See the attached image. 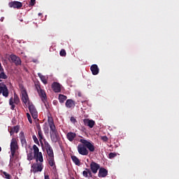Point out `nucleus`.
<instances>
[{
  "label": "nucleus",
  "instance_id": "f257e3e1",
  "mask_svg": "<svg viewBox=\"0 0 179 179\" xmlns=\"http://www.w3.org/2000/svg\"><path fill=\"white\" fill-rule=\"evenodd\" d=\"M35 87L43 103H44L45 107H47V95L45 94V92L41 89V85H40V82L35 83Z\"/></svg>",
  "mask_w": 179,
  "mask_h": 179
},
{
  "label": "nucleus",
  "instance_id": "f03ea898",
  "mask_svg": "<svg viewBox=\"0 0 179 179\" xmlns=\"http://www.w3.org/2000/svg\"><path fill=\"white\" fill-rule=\"evenodd\" d=\"M34 159H36V162H40V163H43L44 159H43V153L40 152L38 147L37 145H33Z\"/></svg>",
  "mask_w": 179,
  "mask_h": 179
},
{
  "label": "nucleus",
  "instance_id": "7ed1b4c3",
  "mask_svg": "<svg viewBox=\"0 0 179 179\" xmlns=\"http://www.w3.org/2000/svg\"><path fill=\"white\" fill-rule=\"evenodd\" d=\"M50 136L52 142H53L54 143H57V142L59 141V134H58V130L57 129V127L50 129Z\"/></svg>",
  "mask_w": 179,
  "mask_h": 179
},
{
  "label": "nucleus",
  "instance_id": "20e7f679",
  "mask_svg": "<svg viewBox=\"0 0 179 179\" xmlns=\"http://www.w3.org/2000/svg\"><path fill=\"white\" fill-rule=\"evenodd\" d=\"M10 152H11V157H15V155L16 153V150H17V149H19V145H17V141L16 140V138H13L11 139V142H10Z\"/></svg>",
  "mask_w": 179,
  "mask_h": 179
},
{
  "label": "nucleus",
  "instance_id": "39448f33",
  "mask_svg": "<svg viewBox=\"0 0 179 179\" xmlns=\"http://www.w3.org/2000/svg\"><path fill=\"white\" fill-rule=\"evenodd\" d=\"M19 103H20V99L19 98V96H17V94H16V93L14 94V99L13 97H11L9 99V104L11 106L10 109L11 110H15V104H16L17 106L19 105Z\"/></svg>",
  "mask_w": 179,
  "mask_h": 179
},
{
  "label": "nucleus",
  "instance_id": "423d86ee",
  "mask_svg": "<svg viewBox=\"0 0 179 179\" xmlns=\"http://www.w3.org/2000/svg\"><path fill=\"white\" fill-rule=\"evenodd\" d=\"M21 100L24 104H30V102L29 101V95L27 94V91H26V89L23 86H21Z\"/></svg>",
  "mask_w": 179,
  "mask_h": 179
},
{
  "label": "nucleus",
  "instance_id": "0eeeda50",
  "mask_svg": "<svg viewBox=\"0 0 179 179\" xmlns=\"http://www.w3.org/2000/svg\"><path fill=\"white\" fill-rule=\"evenodd\" d=\"M31 171L36 174V173H41L43 171V164L42 163H34L31 166Z\"/></svg>",
  "mask_w": 179,
  "mask_h": 179
},
{
  "label": "nucleus",
  "instance_id": "6e6552de",
  "mask_svg": "<svg viewBox=\"0 0 179 179\" xmlns=\"http://www.w3.org/2000/svg\"><path fill=\"white\" fill-rule=\"evenodd\" d=\"M77 150L79 155H81L82 156H87V155H89V150L85 144H78Z\"/></svg>",
  "mask_w": 179,
  "mask_h": 179
},
{
  "label": "nucleus",
  "instance_id": "1a4fd4ad",
  "mask_svg": "<svg viewBox=\"0 0 179 179\" xmlns=\"http://www.w3.org/2000/svg\"><path fill=\"white\" fill-rule=\"evenodd\" d=\"M0 94H2L3 97H9V90L5 83H0Z\"/></svg>",
  "mask_w": 179,
  "mask_h": 179
},
{
  "label": "nucleus",
  "instance_id": "9d476101",
  "mask_svg": "<svg viewBox=\"0 0 179 179\" xmlns=\"http://www.w3.org/2000/svg\"><path fill=\"white\" fill-rule=\"evenodd\" d=\"M28 105V108L30 114L31 115L32 118H34V120H37L38 117V113L37 112V109H36V106L30 103H29Z\"/></svg>",
  "mask_w": 179,
  "mask_h": 179
},
{
  "label": "nucleus",
  "instance_id": "9b49d317",
  "mask_svg": "<svg viewBox=\"0 0 179 179\" xmlns=\"http://www.w3.org/2000/svg\"><path fill=\"white\" fill-rule=\"evenodd\" d=\"M80 142L81 143H83V145H85V148H87V149H88V150H90V152H94V145H93V143H90V141H87V140H85V139H80Z\"/></svg>",
  "mask_w": 179,
  "mask_h": 179
},
{
  "label": "nucleus",
  "instance_id": "f8f14e48",
  "mask_svg": "<svg viewBox=\"0 0 179 179\" xmlns=\"http://www.w3.org/2000/svg\"><path fill=\"white\" fill-rule=\"evenodd\" d=\"M10 58L13 64H15V66H19L20 65H22V59H20V57H19V56L12 54L10 55Z\"/></svg>",
  "mask_w": 179,
  "mask_h": 179
},
{
  "label": "nucleus",
  "instance_id": "ddd939ff",
  "mask_svg": "<svg viewBox=\"0 0 179 179\" xmlns=\"http://www.w3.org/2000/svg\"><path fill=\"white\" fill-rule=\"evenodd\" d=\"M45 148L48 156V159L54 157V150H52V147H51L50 143H48L47 141H45Z\"/></svg>",
  "mask_w": 179,
  "mask_h": 179
},
{
  "label": "nucleus",
  "instance_id": "4468645a",
  "mask_svg": "<svg viewBox=\"0 0 179 179\" xmlns=\"http://www.w3.org/2000/svg\"><path fill=\"white\" fill-rule=\"evenodd\" d=\"M90 170L92 171V173H93V174H97V171H99V170H100V164L94 162H92L90 165Z\"/></svg>",
  "mask_w": 179,
  "mask_h": 179
},
{
  "label": "nucleus",
  "instance_id": "2eb2a0df",
  "mask_svg": "<svg viewBox=\"0 0 179 179\" xmlns=\"http://www.w3.org/2000/svg\"><path fill=\"white\" fill-rule=\"evenodd\" d=\"M9 8H13L14 9H20L22 6H23V4L20 1H11L8 3Z\"/></svg>",
  "mask_w": 179,
  "mask_h": 179
},
{
  "label": "nucleus",
  "instance_id": "dca6fc26",
  "mask_svg": "<svg viewBox=\"0 0 179 179\" xmlns=\"http://www.w3.org/2000/svg\"><path fill=\"white\" fill-rule=\"evenodd\" d=\"M108 175V171L104 168H99V173H98V177L100 178L107 177Z\"/></svg>",
  "mask_w": 179,
  "mask_h": 179
},
{
  "label": "nucleus",
  "instance_id": "f3484780",
  "mask_svg": "<svg viewBox=\"0 0 179 179\" xmlns=\"http://www.w3.org/2000/svg\"><path fill=\"white\" fill-rule=\"evenodd\" d=\"M38 138L39 139V142L41 143V145H43V141H44L45 142H47L45 139H44V136L43 135V131H41V127L38 128Z\"/></svg>",
  "mask_w": 179,
  "mask_h": 179
},
{
  "label": "nucleus",
  "instance_id": "a211bd4d",
  "mask_svg": "<svg viewBox=\"0 0 179 179\" xmlns=\"http://www.w3.org/2000/svg\"><path fill=\"white\" fill-rule=\"evenodd\" d=\"M52 89L55 93H59L61 92V85L55 82L52 85Z\"/></svg>",
  "mask_w": 179,
  "mask_h": 179
},
{
  "label": "nucleus",
  "instance_id": "6ab92c4d",
  "mask_svg": "<svg viewBox=\"0 0 179 179\" xmlns=\"http://www.w3.org/2000/svg\"><path fill=\"white\" fill-rule=\"evenodd\" d=\"M20 142H21L22 146H24L26 148V146H27V141H26L24 132L21 131L20 133Z\"/></svg>",
  "mask_w": 179,
  "mask_h": 179
},
{
  "label": "nucleus",
  "instance_id": "aec40b11",
  "mask_svg": "<svg viewBox=\"0 0 179 179\" xmlns=\"http://www.w3.org/2000/svg\"><path fill=\"white\" fill-rule=\"evenodd\" d=\"M83 122L85 125H87V127H89L90 128H93V127H94V124H96V122H94V120L89 119H85L83 120Z\"/></svg>",
  "mask_w": 179,
  "mask_h": 179
},
{
  "label": "nucleus",
  "instance_id": "412c9836",
  "mask_svg": "<svg viewBox=\"0 0 179 179\" xmlns=\"http://www.w3.org/2000/svg\"><path fill=\"white\" fill-rule=\"evenodd\" d=\"M90 69L92 75H99L100 69H99V66H97V64H92L90 67Z\"/></svg>",
  "mask_w": 179,
  "mask_h": 179
},
{
  "label": "nucleus",
  "instance_id": "4be33fe9",
  "mask_svg": "<svg viewBox=\"0 0 179 179\" xmlns=\"http://www.w3.org/2000/svg\"><path fill=\"white\" fill-rule=\"evenodd\" d=\"M65 106L67 108H73L76 106L75 101L72 99H67Z\"/></svg>",
  "mask_w": 179,
  "mask_h": 179
},
{
  "label": "nucleus",
  "instance_id": "5701e85b",
  "mask_svg": "<svg viewBox=\"0 0 179 179\" xmlns=\"http://www.w3.org/2000/svg\"><path fill=\"white\" fill-rule=\"evenodd\" d=\"M66 138H67L68 141H69L70 142H73V139H75V138H76V133L70 131V132L67 133Z\"/></svg>",
  "mask_w": 179,
  "mask_h": 179
},
{
  "label": "nucleus",
  "instance_id": "b1692460",
  "mask_svg": "<svg viewBox=\"0 0 179 179\" xmlns=\"http://www.w3.org/2000/svg\"><path fill=\"white\" fill-rule=\"evenodd\" d=\"M20 129V125H17V126H15L13 127H11L10 129V135H13V134H17L19 132Z\"/></svg>",
  "mask_w": 179,
  "mask_h": 179
},
{
  "label": "nucleus",
  "instance_id": "393cba45",
  "mask_svg": "<svg viewBox=\"0 0 179 179\" xmlns=\"http://www.w3.org/2000/svg\"><path fill=\"white\" fill-rule=\"evenodd\" d=\"M71 160L76 164V166H80V159L75 155L71 156Z\"/></svg>",
  "mask_w": 179,
  "mask_h": 179
},
{
  "label": "nucleus",
  "instance_id": "a878e982",
  "mask_svg": "<svg viewBox=\"0 0 179 179\" xmlns=\"http://www.w3.org/2000/svg\"><path fill=\"white\" fill-rule=\"evenodd\" d=\"M48 122L49 124L50 129H51L52 128H56L55 124H54V120L52 119V117H49L48 120Z\"/></svg>",
  "mask_w": 179,
  "mask_h": 179
},
{
  "label": "nucleus",
  "instance_id": "bb28decb",
  "mask_svg": "<svg viewBox=\"0 0 179 179\" xmlns=\"http://www.w3.org/2000/svg\"><path fill=\"white\" fill-rule=\"evenodd\" d=\"M38 76L40 78L41 82H43V83L44 85H47V83H48V80H47V77H45V76H43L41 73H38Z\"/></svg>",
  "mask_w": 179,
  "mask_h": 179
},
{
  "label": "nucleus",
  "instance_id": "cd10ccee",
  "mask_svg": "<svg viewBox=\"0 0 179 179\" xmlns=\"http://www.w3.org/2000/svg\"><path fill=\"white\" fill-rule=\"evenodd\" d=\"M8 79V76L5 72H0V82L2 80H6Z\"/></svg>",
  "mask_w": 179,
  "mask_h": 179
},
{
  "label": "nucleus",
  "instance_id": "c85d7f7f",
  "mask_svg": "<svg viewBox=\"0 0 179 179\" xmlns=\"http://www.w3.org/2000/svg\"><path fill=\"white\" fill-rule=\"evenodd\" d=\"M68 99V97L64 94L59 95V103H64Z\"/></svg>",
  "mask_w": 179,
  "mask_h": 179
},
{
  "label": "nucleus",
  "instance_id": "c756f323",
  "mask_svg": "<svg viewBox=\"0 0 179 179\" xmlns=\"http://www.w3.org/2000/svg\"><path fill=\"white\" fill-rule=\"evenodd\" d=\"M48 160L50 167H54V166H55V160L54 159V157L48 158Z\"/></svg>",
  "mask_w": 179,
  "mask_h": 179
},
{
  "label": "nucleus",
  "instance_id": "7c9ffc66",
  "mask_svg": "<svg viewBox=\"0 0 179 179\" xmlns=\"http://www.w3.org/2000/svg\"><path fill=\"white\" fill-rule=\"evenodd\" d=\"M33 159H34V155L33 156V152L31 150L27 154V160H29V162H31Z\"/></svg>",
  "mask_w": 179,
  "mask_h": 179
},
{
  "label": "nucleus",
  "instance_id": "2f4dec72",
  "mask_svg": "<svg viewBox=\"0 0 179 179\" xmlns=\"http://www.w3.org/2000/svg\"><path fill=\"white\" fill-rule=\"evenodd\" d=\"M3 174L4 178H6V179H11L12 178V176H10V174H9L6 172H3Z\"/></svg>",
  "mask_w": 179,
  "mask_h": 179
},
{
  "label": "nucleus",
  "instance_id": "473e14b6",
  "mask_svg": "<svg viewBox=\"0 0 179 179\" xmlns=\"http://www.w3.org/2000/svg\"><path fill=\"white\" fill-rule=\"evenodd\" d=\"M10 164H9V166L10 167V169H14L15 166H13V157H12L11 155H10Z\"/></svg>",
  "mask_w": 179,
  "mask_h": 179
},
{
  "label": "nucleus",
  "instance_id": "72a5a7b5",
  "mask_svg": "<svg viewBox=\"0 0 179 179\" xmlns=\"http://www.w3.org/2000/svg\"><path fill=\"white\" fill-rule=\"evenodd\" d=\"M60 57H66V51L64 49L60 50Z\"/></svg>",
  "mask_w": 179,
  "mask_h": 179
},
{
  "label": "nucleus",
  "instance_id": "f704fd0d",
  "mask_svg": "<svg viewBox=\"0 0 179 179\" xmlns=\"http://www.w3.org/2000/svg\"><path fill=\"white\" fill-rule=\"evenodd\" d=\"M32 138H33V140H34V142L36 145H39L38 138H37V136H36V135L32 136Z\"/></svg>",
  "mask_w": 179,
  "mask_h": 179
},
{
  "label": "nucleus",
  "instance_id": "c9c22d12",
  "mask_svg": "<svg viewBox=\"0 0 179 179\" xmlns=\"http://www.w3.org/2000/svg\"><path fill=\"white\" fill-rule=\"evenodd\" d=\"M117 156V154L115 152H110L108 155L109 159H114Z\"/></svg>",
  "mask_w": 179,
  "mask_h": 179
},
{
  "label": "nucleus",
  "instance_id": "e433bc0d",
  "mask_svg": "<svg viewBox=\"0 0 179 179\" xmlns=\"http://www.w3.org/2000/svg\"><path fill=\"white\" fill-rule=\"evenodd\" d=\"M83 177H85L86 178H87V177H89V171H83Z\"/></svg>",
  "mask_w": 179,
  "mask_h": 179
},
{
  "label": "nucleus",
  "instance_id": "4c0bfd02",
  "mask_svg": "<svg viewBox=\"0 0 179 179\" xmlns=\"http://www.w3.org/2000/svg\"><path fill=\"white\" fill-rule=\"evenodd\" d=\"M27 117L28 118V121L30 124L33 123V121L31 120V116H30V113H27Z\"/></svg>",
  "mask_w": 179,
  "mask_h": 179
},
{
  "label": "nucleus",
  "instance_id": "58836bf2",
  "mask_svg": "<svg viewBox=\"0 0 179 179\" xmlns=\"http://www.w3.org/2000/svg\"><path fill=\"white\" fill-rule=\"evenodd\" d=\"M36 5V0H30L29 6H34Z\"/></svg>",
  "mask_w": 179,
  "mask_h": 179
},
{
  "label": "nucleus",
  "instance_id": "ea45409f",
  "mask_svg": "<svg viewBox=\"0 0 179 179\" xmlns=\"http://www.w3.org/2000/svg\"><path fill=\"white\" fill-rule=\"evenodd\" d=\"M85 170H87V171H88V177H90V178L92 177H93V175L92 174V171H90V169L86 168Z\"/></svg>",
  "mask_w": 179,
  "mask_h": 179
},
{
  "label": "nucleus",
  "instance_id": "a19ab883",
  "mask_svg": "<svg viewBox=\"0 0 179 179\" xmlns=\"http://www.w3.org/2000/svg\"><path fill=\"white\" fill-rule=\"evenodd\" d=\"M70 121L73 124H75V122H76V119L74 117H71V119H70Z\"/></svg>",
  "mask_w": 179,
  "mask_h": 179
},
{
  "label": "nucleus",
  "instance_id": "79ce46f5",
  "mask_svg": "<svg viewBox=\"0 0 179 179\" xmlns=\"http://www.w3.org/2000/svg\"><path fill=\"white\" fill-rule=\"evenodd\" d=\"M102 141H104V142H107L108 141V138L106 136L101 137Z\"/></svg>",
  "mask_w": 179,
  "mask_h": 179
},
{
  "label": "nucleus",
  "instance_id": "37998d69",
  "mask_svg": "<svg viewBox=\"0 0 179 179\" xmlns=\"http://www.w3.org/2000/svg\"><path fill=\"white\" fill-rule=\"evenodd\" d=\"M1 72H5V69H3V67L2 66V64L0 63V73Z\"/></svg>",
  "mask_w": 179,
  "mask_h": 179
},
{
  "label": "nucleus",
  "instance_id": "c03bdc74",
  "mask_svg": "<svg viewBox=\"0 0 179 179\" xmlns=\"http://www.w3.org/2000/svg\"><path fill=\"white\" fill-rule=\"evenodd\" d=\"M45 179H50V176L48 175H45Z\"/></svg>",
  "mask_w": 179,
  "mask_h": 179
},
{
  "label": "nucleus",
  "instance_id": "a18cd8bd",
  "mask_svg": "<svg viewBox=\"0 0 179 179\" xmlns=\"http://www.w3.org/2000/svg\"><path fill=\"white\" fill-rule=\"evenodd\" d=\"M0 152H2V148L0 147Z\"/></svg>",
  "mask_w": 179,
  "mask_h": 179
},
{
  "label": "nucleus",
  "instance_id": "49530a36",
  "mask_svg": "<svg viewBox=\"0 0 179 179\" xmlns=\"http://www.w3.org/2000/svg\"><path fill=\"white\" fill-rule=\"evenodd\" d=\"M54 179H59V178H58V177H56V178H55Z\"/></svg>",
  "mask_w": 179,
  "mask_h": 179
},
{
  "label": "nucleus",
  "instance_id": "de8ad7c7",
  "mask_svg": "<svg viewBox=\"0 0 179 179\" xmlns=\"http://www.w3.org/2000/svg\"><path fill=\"white\" fill-rule=\"evenodd\" d=\"M53 103L55 104V101H53Z\"/></svg>",
  "mask_w": 179,
  "mask_h": 179
},
{
  "label": "nucleus",
  "instance_id": "09e8293b",
  "mask_svg": "<svg viewBox=\"0 0 179 179\" xmlns=\"http://www.w3.org/2000/svg\"><path fill=\"white\" fill-rule=\"evenodd\" d=\"M20 22H23V20H21Z\"/></svg>",
  "mask_w": 179,
  "mask_h": 179
},
{
  "label": "nucleus",
  "instance_id": "8fccbe9b",
  "mask_svg": "<svg viewBox=\"0 0 179 179\" xmlns=\"http://www.w3.org/2000/svg\"><path fill=\"white\" fill-rule=\"evenodd\" d=\"M38 15H41V13H39Z\"/></svg>",
  "mask_w": 179,
  "mask_h": 179
},
{
  "label": "nucleus",
  "instance_id": "3c124183",
  "mask_svg": "<svg viewBox=\"0 0 179 179\" xmlns=\"http://www.w3.org/2000/svg\"><path fill=\"white\" fill-rule=\"evenodd\" d=\"M44 131H45V134L46 131H45V130H44Z\"/></svg>",
  "mask_w": 179,
  "mask_h": 179
},
{
  "label": "nucleus",
  "instance_id": "603ef678",
  "mask_svg": "<svg viewBox=\"0 0 179 179\" xmlns=\"http://www.w3.org/2000/svg\"><path fill=\"white\" fill-rule=\"evenodd\" d=\"M47 131H48V129H47Z\"/></svg>",
  "mask_w": 179,
  "mask_h": 179
}]
</instances>
